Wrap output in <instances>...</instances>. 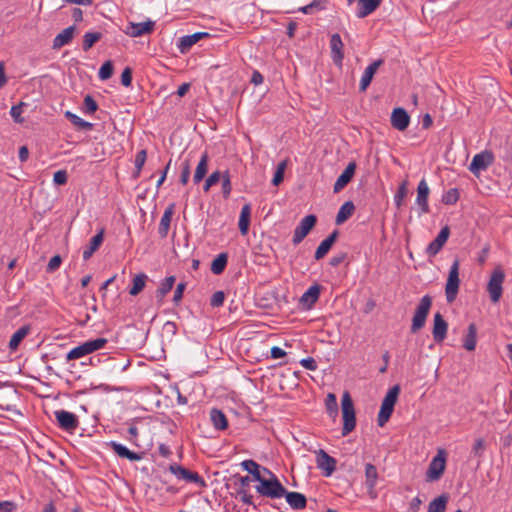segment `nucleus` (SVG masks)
I'll use <instances>...</instances> for the list:
<instances>
[{
  "mask_svg": "<svg viewBox=\"0 0 512 512\" xmlns=\"http://www.w3.org/2000/svg\"><path fill=\"white\" fill-rule=\"evenodd\" d=\"M258 483L255 488L261 496L279 499L286 494V488L281 484L277 476H273V478L263 477Z\"/></svg>",
  "mask_w": 512,
  "mask_h": 512,
  "instance_id": "1",
  "label": "nucleus"
},
{
  "mask_svg": "<svg viewBox=\"0 0 512 512\" xmlns=\"http://www.w3.org/2000/svg\"><path fill=\"white\" fill-rule=\"evenodd\" d=\"M342 417L343 428L342 435L346 436L354 430L356 425V417L353 401L348 392H345L342 397Z\"/></svg>",
  "mask_w": 512,
  "mask_h": 512,
  "instance_id": "2",
  "label": "nucleus"
},
{
  "mask_svg": "<svg viewBox=\"0 0 512 512\" xmlns=\"http://www.w3.org/2000/svg\"><path fill=\"white\" fill-rule=\"evenodd\" d=\"M432 306V298L429 295H425L421 298L418 303L415 313L412 318L411 332L416 333L422 329L426 323V318L429 314Z\"/></svg>",
  "mask_w": 512,
  "mask_h": 512,
  "instance_id": "3",
  "label": "nucleus"
},
{
  "mask_svg": "<svg viewBox=\"0 0 512 512\" xmlns=\"http://www.w3.org/2000/svg\"><path fill=\"white\" fill-rule=\"evenodd\" d=\"M432 306V298L429 295H425L421 298L418 303L415 313L412 318L411 332L416 333L422 329L426 323V318L429 314Z\"/></svg>",
  "mask_w": 512,
  "mask_h": 512,
  "instance_id": "4",
  "label": "nucleus"
},
{
  "mask_svg": "<svg viewBox=\"0 0 512 512\" xmlns=\"http://www.w3.org/2000/svg\"><path fill=\"white\" fill-rule=\"evenodd\" d=\"M504 279H505V273L502 270V268L501 267L495 268L490 276V279H489V282L487 285V291L489 293L490 300L493 303L499 302V300L502 296V292H503L502 284L504 282Z\"/></svg>",
  "mask_w": 512,
  "mask_h": 512,
  "instance_id": "5",
  "label": "nucleus"
},
{
  "mask_svg": "<svg viewBox=\"0 0 512 512\" xmlns=\"http://www.w3.org/2000/svg\"><path fill=\"white\" fill-rule=\"evenodd\" d=\"M459 266H460L459 260L455 259L450 267V270H449V274H448V278H447V282H446V286H445L446 299H447V302H449V303H451L455 300L457 293H458L459 284H460Z\"/></svg>",
  "mask_w": 512,
  "mask_h": 512,
  "instance_id": "6",
  "label": "nucleus"
},
{
  "mask_svg": "<svg viewBox=\"0 0 512 512\" xmlns=\"http://www.w3.org/2000/svg\"><path fill=\"white\" fill-rule=\"evenodd\" d=\"M446 467V455L444 450H439L437 455L433 457L431 460L427 472H426V480L429 482L438 481Z\"/></svg>",
  "mask_w": 512,
  "mask_h": 512,
  "instance_id": "7",
  "label": "nucleus"
},
{
  "mask_svg": "<svg viewBox=\"0 0 512 512\" xmlns=\"http://www.w3.org/2000/svg\"><path fill=\"white\" fill-rule=\"evenodd\" d=\"M317 222V217L313 214L305 216L294 230L292 242L294 245L300 244L309 234Z\"/></svg>",
  "mask_w": 512,
  "mask_h": 512,
  "instance_id": "8",
  "label": "nucleus"
},
{
  "mask_svg": "<svg viewBox=\"0 0 512 512\" xmlns=\"http://www.w3.org/2000/svg\"><path fill=\"white\" fill-rule=\"evenodd\" d=\"M59 427L65 431L72 432L77 429L79 425L78 417L66 410H57L54 412Z\"/></svg>",
  "mask_w": 512,
  "mask_h": 512,
  "instance_id": "9",
  "label": "nucleus"
},
{
  "mask_svg": "<svg viewBox=\"0 0 512 512\" xmlns=\"http://www.w3.org/2000/svg\"><path fill=\"white\" fill-rule=\"evenodd\" d=\"M169 470L179 480H184L188 483H197L200 484L201 486L205 485L203 478L197 472L190 471L182 467L181 465H170Z\"/></svg>",
  "mask_w": 512,
  "mask_h": 512,
  "instance_id": "10",
  "label": "nucleus"
},
{
  "mask_svg": "<svg viewBox=\"0 0 512 512\" xmlns=\"http://www.w3.org/2000/svg\"><path fill=\"white\" fill-rule=\"evenodd\" d=\"M154 27L155 22L152 20L140 23L129 22L124 32L126 35L135 38L151 34L154 31Z\"/></svg>",
  "mask_w": 512,
  "mask_h": 512,
  "instance_id": "11",
  "label": "nucleus"
},
{
  "mask_svg": "<svg viewBox=\"0 0 512 512\" xmlns=\"http://www.w3.org/2000/svg\"><path fill=\"white\" fill-rule=\"evenodd\" d=\"M410 116L408 112L401 107L395 108L390 116V122L394 129L398 131H405L410 124Z\"/></svg>",
  "mask_w": 512,
  "mask_h": 512,
  "instance_id": "12",
  "label": "nucleus"
},
{
  "mask_svg": "<svg viewBox=\"0 0 512 512\" xmlns=\"http://www.w3.org/2000/svg\"><path fill=\"white\" fill-rule=\"evenodd\" d=\"M492 162H493L492 153L487 152V151L478 153L473 157V159L469 165V170L474 175H477L480 171L486 170Z\"/></svg>",
  "mask_w": 512,
  "mask_h": 512,
  "instance_id": "13",
  "label": "nucleus"
},
{
  "mask_svg": "<svg viewBox=\"0 0 512 512\" xmlns=\"http://www.w3.org/2000/svg\"><path fill=\"white\" fill-rule=\"evenodd\" d=\"M450 235V229L448 226H444L437 237L427 246L426 254L429 257H435L443 248Z\"/></svg>",
  "mask_w": 512,
  "mask_h": 512,
  "instance_id": "14",
  "label": "nucleus"
},
{
  "mask_svg": "<svg viewBox=\"0 0 512 512\" xmlns=\"http://www.w3.org/2000/svg\"><path fill=\"white\" fill-rule=\"evenodd\" d=\"M430 189L425 179H422L417 186L416 205L419 207L420 215L429 212L428 197Z\"/></svg>",
  "mask_w": 512,
  "mask_h": 512,
  "instance_id": "15",
  "label": "nucleus"
},
{
  "mask_svg": "<svg viewBox=\"0 0 512 512\" xmlns=\"http://www.w3.org/2000/svg\"><path fill=\"white\" fill-rule=\"evenodd\" d=\"M378 480V471L376 467L370 463L365 465V485L367 487V492L370 498L375 499L377 497V493L375 490V486Z\"/></svg>",
  "mask_w": 512,
  "mask_h": 512,
  "instance_id": "16",
  "label": "nucleus"
},
{
  "mask_svg": "<svg viewBox=\"0 0 512 512\" xmlns=\"http://www.w3.org/2000/svg\"><path fill=\"white\" fill-rule=\"evenodd\" d=\"M447 328H448V324L444 320L441 313H439V312L435 313L432 335H433L434 340L437 343L442 342L446 338Z\"/></svg>",
  "mask_w": 512,
  "mask_h": 512,
  "instance_id": "17",
  "label": "nucleus"
},
{
  "mask_svg": "<svg viewBox=\"0 0 512 512\" xmlns=\"http://www.w3.org/2000/svg\"><path fill=\"white\" fill-rule=\"evenodd\" d=\"M208 35L209 34L206 32H197L191 35L183 36L179 39L177 47L182 54H185L194 44H196L202 38L207 37Z\"/></svg>",
  "mask_w": 512,
  "mask_h": 512,
  "instance_id": "18",
  "label": "nucleus"
},
{
  "mask_svg": "<svg viewBox=\"0 0 512 512\" xmlns=\"http://www.w3.org/2000/svg\"><path fill=\"white\" fill-rule=\"evenodd\" d=\"M317 466L325 471L326 476H330L336 469V460L324 450H319L317 453Z\"/></svg>",
  "mask_w": 512,
  "mask_h": 512,
  "instance_id": "19",
  "label": "nucleus"
},
{
  "mask_svg": "<svg viewBox=\"0 0 512 512\" xmlns=\"http://www.w3.org/2000/svg\"><path fill=\"white\" fill-rule=\"evenodd\" d=\"M108 445L114 451V453L120 458H125L130 461H139L142 459L141 454L129 450L126 446L116 441H111L108 443Z\"/></svg>",
  "mask_w": 512,
  "mask_h": 512,
  "instance_id": "20",
  "label": "nucleus"
},
{
  "mask_svg": "<svg viewBox=\"0 0 512 512\" xmlns=\"http://www.w3.org/2000/svg\"><path fill=\"white\" fill-rule=\"evenodd\" d=\"M356 169L355 163L351 162L337 178L333 190L335 193L340 192L352 179Z\"/></svg>",
  "mask_w": 512,
  "mask_h": 512,
  "instance_id": "21",
  "label": "nucleus"
},
{
  "mask_svg": "<svg viewBox=\"0 0 512 512\" xmlns=\"http://www.w3.org/2000/svg\"><path fill=\"white\" fill-rule=\"evenodd\" d=\"M76 27L74 25L69 26L62 30L53 40L52 48L57 50L62 48L63 46L69 44L74 35H75Z\"/></svg>",
  "mask_w": 512,
  "mask_h": 512,
  "instance_id": "22",
  "label": "nucleus"
},
{
  "mask_svg": "<svg viewBox=\"0 0 512 512\" xmlns=\"http://www.w3.org/2000/svg\"><path fill=\"white\" fill-rule=\"evenodd\" d=\"M320 296V286L315 284L310 286L300 298V303L306 308H311Z\"/></svg>",
  "mask_w": 512,
  "mask_h": 512,
  "instance_id": "23",
  "label": "nucleus"
},
{
  "mask_svg": "<svg viewBox=\"0 0 512 512\" xmlns=\"http://www.w3.org/2000/svg\"><path fill=\"white\" fill-rule=\"evenodd\" d=\"M104 240V230L101 229L89 242V245L83 251V259L88 260L92 257L95 251L99 249Z\"/></svg>",
  "mask_w": 512,
  "mask_h": 512,
  "instance_id": "24",
  "label": "nucleus"
},
{
  "mask_svg": "<svg viewBox=\"0 0 512 512\" xmlns=\"http://www.w3.org/2000/svg\"><path fill=\"white\" fill-rule=\"evenodd\" d=\"M286 498L287 503L293 509H304L307 505V499L304 494L299 492H288L286 490V494L284 496Z\"/></svg>",
  "mask_w": 512,
  "mask_h": 512,
  "instance_id": "25",
  "label": "nucleus"
},
{
  "mask_svg": "<svg viewBox=\"0 0 512 512\" xmlns=\"http://www.w3.org/2000/svg\"><path fill=\"white\" fill-rule=\"evenodd\" d=\"M381 3V0H359L356 15L358 18H364L372 13Z\"/></svg>",
  "mask_w": 512,
  "mask_h": 512,
  "instance_id": "26",
  "label": "nucleus"
},
{
  "mask_svg": "<svg viewBox=\"0 0 512 512\" xmlns=\"http://www.w3.org/2000/svg\"><path fill=\"white\" fill-rule=\"evenodd\" d=\"M382 61L377 60L374 61L372 64H370L364 71L361 80H360V91H365L368 86L370 85L373 76L375 72L377 71L378 67L381 65Z\"/></svg>",
  "mask_w": 512,
  "mask_h": 512,
  "instance_id": "27",
  "label": "nucleus"
},
{
  "mask_svg": "<svg viewBox=\"0 0 512 512\" xmlns=\"http://www.w3.org/2000/svg\"><path fill=\"white\" fill-rule=\"evenodd\" d=\"M174 213V205H170L167 207V209L164 211L158 228V233L162 238H165L168 234L171 219Z\"/></svg>",
  "mask_w": 512,
  "mask_h": 512,
  "instance_id": "28",
  "label": "nucleus"
},
{
  "mask_svg": "<svg viewBox=\"0 0 512 512\" xmlns=\"http://www.w3.org/2000/svg\"><path fill=\"white\" fill-rule=\"evenodd\" d=\"M330 47L335 63H340L344 57L342 49L343 42L339 34H333L330 39Z\"/></svg>",
  "mask_w": 512,
  "mask_h": 512,
  "instance_id": "29",
  "label": "nucleus"
},
{
  "mask_svg": "<svg viewBox=\"0 0 512 512\" xmlns=\"http://www.w3.org/2000/svg\"><path fill=\"white\" fill-rule=\"evenodd\" d=\"M208 162H209L208 153L204 152L201 155L200 161L196 167V170H195V173L193 176L194 183L198 184L203 180V178L205 177V175L208 171Z\"/></svg>",
  "mask_w": 512,
  "mask_h": 512,
  "instance_id": "30",
  "label": "nucleus"
},
{
  "mask_svg": "<svg viewBox=\"0 0 512 512\" xmlns=\"http://www.w3.org/2000/svg\"><path fill=\"white\" fill-rule=\"evenodd\" d=\"M355 205L352 201L345 202L339 209L336 216V224L341 225L346 222L354 213Z\"/></svg>",
  "mask_w": 512,
  "mask_h": 512,
  "instance_id": "31",
  "label": "nucleus"
},
{
  "mask_svg": "<svg viewBox=\"0 0 512 512\" xmlns=\"http://www.w3.org/2000/svg\"><path fill=\"white\" fill-rule=\"evenodd\" d=\"M250 217H251V206H250V204H245L241 209L239 223H238L239 230L243 236H245L249 231Z\"/></svg>",
  "mask_w": 512,
  "mask_h": 512,
  "instance_id": "32",
  "label": "nucleus"
},
{
  "mask_svg": "<svg viewBox=\"0 0 512 512\" xmlns=\"http://www.w3.org/2000/svg\"><path fill=\"white\" fill-rule=\"evenodd\" d=\"M210 419L215 429L225 430L228 427V421L225 414L216 408L210 411Z\"/></svg>",
  "mask_w": 512,
  "mask_h": 512,
  "instance_id": "33",
  "label": "nucleus"
},
{
  "mask_svg": "<svg viewBox=\"0 0 512 512\" xmlns=\"http://www.w3.org/2000/svg\"><path fill=\"white\" fill-rule=\"evenodd\" d=\"M477 343V328L474 323L468 326V332L465 336L463 346L468 351H473Z\"/></svg>",
  "mask_w": 512,
  "mask_h": 512,
  "instance_id": "34",
  "label": "nucleus"
},
{
  "mask_svg": "<svg viewBox=\"0 0 512 512\" xmlns=\"http://www.w3.org/2000/svg\"><path fill=\"white\" fill-rule=\"evenodd\" d=\"M241 466L244 470H246L248 473H250L254 480L257 482H260V480L264 477L261 474V466L255 462L254 460H245L241 463Z\"/></svg>",
  "mask_w": 512,
  "mask_h": 512,
  "instance_id": "35",
  "label": "nucleus"
},
{
  "mask_svg": "<svg viewBox=\"0 0 512 512\" xmlns=\"http://www.w3.org/2000/svg\"><path fill=\"white\" fill-rule=\"evenodd\" d=\"M29 331L30 327L28 325L22 326L15 331L9 341V348L12 350L17 349L21 341L29 334Z\"/></svg>",
  "mask_w": 512,
  "mask_h": 512,
  "instance_id": "36",
  "label": "nucleus"
},
{
  "mask_svg": "<svg viewBox=\"0 0 512 512\" xmlns=\"http://www.w3.org/2000/svg\"><path fill=\"white\" fill-rule=\"evenodd\" d=\"M228 261L227 253H220L211 263V271L215 275H220L226 268Z\"/></svg>",
  "mask_w": 512,
  "mask_h": 512,
  "instance_id": "37",
  "label": "nucleus"
},
{
  "mask_svg": "<svg viewBox=\"0 0 512 512\" xmlns=\"http://www.w3.org/2000/svg\"><path fill=\"white\" fill-rule=\"evenodd\" d=\"M447 503L448 496L442 494L429 503L427 512H445Z\"/></svg>",
  "mask_w": 512,
  "mask_h": 512,
  "instance_id": "38",
  "label": "nucleus"
},
{
  "mask_svg": "<svg viewBox=\"0 0 512 512\" xmlns=\"http://www.w3.org/2000/svg\"><path fill=\"white\" fill-rule=\"evenodd\" d=\"M65 117L75 127L79 128V129L89 131V130H91L93 128V124L92 123L83 120L82 118H80L79 116H77L76 114H74V113H72L70 111H66L65 112Z\"/></svg>",
  "mask_w": 512,
  "mask_h": 512,
  "instance_id": "39",
  "label": "nucleus"
},
{
  "mask_svg": "<svg viewBox=\"0 0 512 512\" xmlns=\"http://www.w3.org/2000/svg\"><path fill=\"white\" fill-rule=\"evenodd\" d=\"M147 275L140 273L133 278L132 287L129 290V294L132 296L138 295L145 287Z\"/></svg>",
  "mask_w": 512,
  "mask_h": 512,
  "instance_id": "40",
  "label": "nucleus"
},
{
  "mask_svg": "<svg viewBox=\"0 0 512 512\" xmlns=\"http://www.w3.org/2000/svg\"><path fill=\"white\" fill-rule=\"evenodd\" d=\"M175 277L174 276H169L167 278H165L161 284H160V287L158 288L157 292H156V297L162 301L163 298L167 295V293H169L171 291V289L173 288L174 286V283H175Z\"/></svg>",
  "mask_w": 512,
  "mask_h": 512,
  "instance_id": "41",
  "label": "nucleus"
},
{
  "mask_svg": "<svg viewBox=\"0 0 512 512\" xmlns=\"http://www.w3.org/2000/svg\"><path fill=\"white\" fill-rule=\"evenodd\" d=\"M102 37L100 32H87L83 36V50L88 51L92 46L98 42Z\"/></svg>",
  "mask_w": 512,
  "mask_h": 512,
  "instance_id": "42",
  "label": "nucleus"
},
{
  "mask_svg": "<svg viewBox=\"0 0 512 512\" xmlns=\"http://www.w3.org/2000/svg\"><path fill=\"white\" fill-rule=\"evenodd\" d=\"M106 343H107L106 338H96V339L88 340V341L84 342L83 345L85 346L87 353L90 354V353H93V352L103 348Z\"/></svg>",
  "mask_w": 512,
  "mask_h": 512,
  "instance_id": "43",
  "label": "nucleus"
},
{
  "mask_svg": "<svg viewBox=\"0 0 512 512\" xmlns=\"http://www.w3.org/2000/svg\"><path fill=\"white\" fill-rule=\"evenodd\" d=\"M459 199V190L457 188H451L446 191L442 196V202L446 205H453Z\"/></svg>",
  "mask_w": 512,
  "mask_h": 512,
  "instance_id": "44",
  "label": "nucleus"
},
{
  "mask_svg": "<svg viewBox=\"0 0 512 512\" xmlns=\"http://www.w3.org/2000/svg\"><path fill=\"white\" fill-rule=\"evenodd\" d=\"M486 450V442L483 438H477L472 446V454L481 459Z\"/></svg>",
  "mask_w": 512,
  "mask_h": 512,
  "instance_id": "45",
  "label": "nucleus"
},
{
  "mask_svg": "<svg viewBox=\"0 0 512 512\" xmlns=\"http://www.w3.org/2000/svg\"><path fill=\"white\" fill-rule=\"evenodd\" d=\"M147 153L146 150H140L135 157V177H138L141 173V170L143 169V166L146 162Z\"/></svg>",
  "mask_w": 512,
  "mask_h": 512,
  "instance_id": "46",
  "label": "nucleus"
},
{
  "mask_svg": "<svg viewBox=\"0 0 512 512\" xmlns=\"http://www.w3.org/2000/svg\"><path fill=\"white\" fill-rule=\"evenodd\" d=\"M113 74V64L111 61H106L99 69L98 76L101 80L109 79Z\"/></svg>",
  "mask_w": 512,
  "mask_h": 512,
  "instance_id": "47",
  "label": "nucleus"
},
{
  "mask_svg": "<svg viewBox=\"0 0 512 512\" xmlns=\"http://www.w3.org/2000/svg\"><path fill=\"white\" fill-rule=\"evenodd\" d=\"M85 355H88L85 346L83 343L72 350H70L67 354V360H76L79 359Z\"/></svg>",
  "mask_w": 512,
  "mask_h": 512,
  "instance_id": "48",
  "label": "nucleus"
},
{
  "mask_svg": "<svg viewBox=\"0 0 512 512\" xmlns=\"http://www.w3.org/2000/svg\"><path fill=\"white\" fill-rule=\"evenodd\" d=\"M333 245H331L329 242H327L325 239L320 243V245L317 247L314 258L316 260L322 259L331 249Z\"/></svg>",
  "mask_w": 512,
  "mask_h": 512,
  "instance_id": "49",
  "label": "nucleus"
},
{
  "mask_svg": "<svg viewBox=\"0 0 512 512\" xmlns=\"http://www.w3.org/2000/svg\"><path fill=\"white\" fill-rule=\"evenodd\" d=\"M98 109L97 102L93 99L91 95H86L84 98V113L93 114Z\"/></svg>",
  "mask_w": 512,
  "mask_h": 512,
  "instance_id": "50",
  "label": "nucleus"
},
{
  "mask_svg": "<svg viewBox=\"0 0 512 512\" xmlns=\"http://www.w3.org/2000/svg\"><path fill=\"white\" fill-rule=\"evenodd\" d=\"M221 178V173L219 171H215L213 172L212 174L209 175V177L206 179L205 183H204V186H203V190L205 192H208L209 189L217 184L219 182Z\"/></svg>",
  "mask_w": 512,
  "mask_h": 512,
  "instance_id": "51",
  "label": "nucleus"
},
{
  "mask_svg": "<svg viewBox=\"0 0 512 512\" xmlns=\"http://www.w3.org/2000/svg\"><path fill=\"white\" fill-rule=\"evenodd\" d=\"M23 105V103H20L19 105H14L11 107L10 115L16 123L24 122V119L21 117Z\"/></svg>",
  "mask_w": 512,
  "mask_h": 512,
  "instance_id": "52",
  "label": "nucleus"
},
{
  "mask_svg": "<svg viewBox=\"0 0 512 512\" xmlns=\"http://www.w3.org/2000/svg\"><path fill=\"white\" fill-rule=\"evenodd\" d=\"M225 300V294L223 291H217L215 292L210 300V305L212 307H220L223 305Z\"/></svg>",
  "mask_w": 512,
  "mask_h": 512,
  "instance_id": "53",
  "label": "nucleus"
},
{
  "mask_svg": "<svg viewBox=\"0 0 512 512\" xmlns=\"http://www.w3.org/2000/svg\"><path fill=\"white\" fill-rule=\"evenodd\" d=\"M62 263V258L59 255L53 256L50 261L48 262V265L46 267V271L48 273H52L56 271Z\"/></svg>",
  "mask_w": 512,
  "mask_h": 512,
  "instance_id": "54",
  "label": "nucleus"
},
{
  "mask_svg": "<svg viewBox=\"0 0 512 512\" xmlns=\"http://www.w3.org/2000/svg\"><path fill=\"white\" fill-rule=\"evenodd\" d=\"M406 195H407L406 184L402 183L394 197V201L398 207L401 206Z\"/></svg>",
  "mask_w": 512,
  "mask_h": 512,
  "instance_id": "55",
  "label": "nucleus"
},
{
  "mask_svg": "<svg viewBox=\"0 0 512 512\" xmlns=\"http://www.w3.org/2000/svg\"><path fill=\"white\" fill-rule=\"evenodd\" d=\"M68 175L65 170H59L54 173L53 182L56 185H64L67 183Z\"/></svg>",
  "mask_w": 512,
  "mask_h": 512,
  "instance_id": "56",
  "label": "nucleus"
},
{
  "mask_svg": "<svg viewBox=\"0 0 512 512\" xmlns=\"http://www.w3.org/2000/svg\"><path fill=\"white\" fill-rule=\"evenodd\" d=\"M399 393H400V386L399 385H394L386 393V399L388 398V402H390V403H396L397 399H398V396H399Z\"/></svg>",
  "mask_w": 512,
  "mask_h": 512,
  "instance_id": "57",
  "label": "nucleus"
},
{
  "mask_svg": "<svg viewBox=\"0 0 512 512\" xmlns=\"http://www.w3.org/2000/svg\"><path fill=\"white\" fill-rule=\"evenodd\" d=\"M326 406L330 413L337 414V400L334 394H328Z\"/></svg>",
  "mask_w": 512,
  "mask_h": 512,
  "instance_id": "58",
  "label": "nucleus"
},
{
  "mask_svg": "<svg viewBox=\"0 0 512 512\" xmlns=\"http://www.w3.org/2000/svg\"><path fill=\"white\" fill-rule=\"evenodd\" d=\"M132 82V70L126 67L121 74V84L125 87H129Z\"/></svg>",
  "mask_w": 512,
  "mask_h": 512,
  "instance_id": "59",
  "label": "nucleus"
},
{
  "mask_svg": "<svg viewBox=\"0 0 512 512\" xmlns=\"http://www.w3.org/2000/svg\"><path fill=\"white\" fill-rule=\"evenodd\" d=\"M302 367L307 370L315 371L317 369V362L312 357L304 358L300 361Z\"/></svg>",
  "mask_w": 512,
  "mask_h": 512,
  "instance_id": "60",
  "label": "nucleus"
},
{
  "mask_svg": "<svg viewBox=\"0 0 512 512\" xmlns=\"http://www.w3.org/2000/svg\"><path fill=\"white\" fill-rule=\"evenodd\" d=\"M189 177H190V164L188 161H186L183 164V169H182L181 175H180V182L183 185H186L188 183Z\"/></svg>",
  "mask_w": 512,
  "mask_h": 512,
  "instance_id": "61",
  "label": "nucleus"
},
{
  "mask_svg": "<svg viewBox=\"0 0 512 512\" xmlns=\"http://www.w3.org/2000/svg\"><path fill=\"white\" fill-rule=\"evenodd\" d=\"M232 190L231 180L230 179H223L222 181V193L223 197L227 199L230 196Z\"/></svg>",
  "mask_w": 512,
  "mask_h": 512,
  "instance_id": "62",
  "label": "nucleus"
},
{
  "mask_svg": "<svg viewBox=\"0 0 512 512\" xmlns=\"http://www.w3.org/2000/svg\"><path fill=\"white\" fill-rule=\"evenodd\" d=\"M15 509L16 505L11 501L0 502V512H14Z\"/></svg>",
  "mask_w": 512,
  "mask_h": 512,
  "instance_id": "63",
  "label": "nucleus"
},
{
  "mask_svg": "<svg viewBox=\"0 0 512 512\" xmlns=\"http://www.w3.org/2000/svg\"><path fill=\"white\" fill-rule=\"evenodd\" d=\"M184 289H185V284L184 283H179L177 285L176 290L174 292V297H173V301L175 303H178V302L181 301V299L183 297Z\"/></svg>",
  "mask_w": 512,
  "mask_h": 512,
  "instance_id": "64",
  "label": "nucleus"
}]
</instances>
